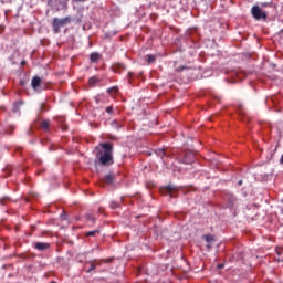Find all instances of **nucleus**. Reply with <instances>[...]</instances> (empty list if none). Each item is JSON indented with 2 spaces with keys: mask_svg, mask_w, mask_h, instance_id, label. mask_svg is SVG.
Listing matches in <instances>:
<instances>
[{
  "mask_svg": "<svg viewBox=\"0 0 283 283\" xmlns=\"http://www.w3.org/2000/svg\"><path fill=\"white\" fill-rule=\"evenodd\" d=\"M87 264H90V268L86 271V273H92V271L96 270V265L94 264V261H90L87 262Z\"/></svg>",
  "mask_w": 283,
  "mask_h": 283,
  "instance_id": "17",
  "label": "nucleus"
},
{
  "mask_svg": "<svg viewBox=\"0 0 283 283\" xmlns=\"http://www.w3.org/2000/svg\"><path fill=\"white\" fill-rule=\"evenodd\" d=\"M90 61H91V63H98V61H101L99 53L98 52L91 53Z\"/></svg>",
  "mask_w": 283,
  "mask_h": 283,
  "instance_id": "11",
  "label": "nucleus"
},
{
  "mask_svg": "<svg viewBox=\"0 0 283 283\" xmlns=\"http://www.w3.org/2000/svg\"><path fill=\"white\" fill-rule=\"evenodd\" d=\"M112 127H115V129H120V127H123V124L118 123V120H113Z\"/></svg>",
  "mask_w": 283,
  "mask_h": 283,
  "instance_id": "21",
  "label": "nucleus"
},
{
  "mask_svg": "<svg viewBox=\"0 0 283 283\" xmlns=\"http://www.w3.org/2000/svg\"><path fill=\"white\" fill-rule=\"evenodd\" d=\"M61 220H67V214H65V211H63L60 216Z\"/></svg>",
  "mask_w": 283,
  "mask_h": 283,
  "instance_id": "26",
  "label": "nucleus"
},
{
  "mask_svg": "<svg viewBox=\"0 0 283 283\" xmlns=\"http://www.w3.org/2000/svg\"><path fill=\"white\" fill-rule=\"evenodd\" d=\"M31 85H32L33 90L41 87V77L34 76L32 78Z\"/></svg>",
  "mask_w": 283,
  "mask_h": 283,
  "instance_id": "10",
  "label": "nucleus"
},
{
  "mask_svg": "<svg viewBox=\"0 0 283 283\" xmlns=\"http://www.w3.org/2000/svg\"><path fill=\"white\" fill-rule=\"evenodd\" d=\"M72 23V17L67 15L65 18H53L52 20V30L54 34L61 33V28H65V25H70Z\"/></svg>",
  "mask_w": 283,
  "mask_h": 283,
  "instance_id": "2",
  "label": "nucleus"
},
{
  "mask_svg": "<svg viewBox=\"0 0 283 283\" xmlns=\"http://www.w3.org/2000/svg\"><path fill=\"white\" fill-rule=\"evenodd\" d=\"M145 60L147 61L148 65H151V64L156 63V57L153 54L146 55Z\"/></svg>",
  "mask_w": 283,
  "mask_h": 283,
  "instance_id": "12",
  "label": "nucleus"
},
{
  "mask_svg": "<svg viewBox=\"0 0 283 283\" xmlns=\"http://www.w3.org/2000/svg\"><path fill=\"white\" fill-rule=\"evenodd\" d=\"M87 222H91L92 224H94V222H96V218H94V216L92 214H86L85 216Z\"/></svg>",
  "mask_w": 283,
  "mask_h": 283,
  "instance_id": "20",
  "label": "nucleus"
},
{
  "mask_svg": "<svg viewBox=\"0 0 283 283\" xmlns=\"http://www.w3.org/2000/svg\"><path fill=\"white\" fill-rule=\"evenodd\" d=\"M219 269H224V265H223V264H220V265H219Z\"/></svg>",
  "mask_w": 283,
  "mask_h": 283,
  "instance_id": "30",
  "label": "nucleus"
},
{
  "mask_svg": "<svg viewBox=\"0 0 283 283\" xmlns=\"http://www.w3.org/2000/svg\"><path fill=\"white\" fill-rule=\"evenodd\" d=\"M226 200L228 202V207H230V208L235 207V203L238 202V199L233 195H227Z\"/></svg>",
  "mask_w": 283,
  "mask_h": 283,
  "instance_id": "9",
  "label": "nucleus"
},
{
  "mask_svg": "<svg viewBox=\"0 0 283 283\" xmlns=\"http://www.w3.org/2000/svg\"><path fill=\"white\" fill-rule=\"evenodd\" d=\"M175 191H178V187L174 185H168L161 189V193H169L170 198H174Z\"/></svg>",
  "mask_w": 283,
  "mask_h": 283,
  "instance_id": "5",
  "label": "nucleus"
},
{
  "mask_svg": "<svg viewBox=\"0 0 283 283\" xmlns=\"http://www.w3.org/2000/svg\"><path fill=\"white\" fill-rule=\"evenodd\" d=\"M207 249H211V245L209 243L207 244Z\"/></svg>",
  "mask_w": 283,
  "mask_h": 283,
  "instance_id": "31",
  "label": "nucleus"
},
{
  "mask_svg": "<svg viewBox=\"0 0 283 283\" xmlns=\"http://www.w3.org/2000/svg\"><path fill=\"white\" fill-rule=\"evenodd\" d=\"M261 6H262V8H266V6H269V2H264Z\"/></svg>",
  "mask_w": 283,
  "mask_h": 283,
  "instance_id": "28",
  "label": "nucleus"
},
{
  "mask_svg": "<svg viewBox=\"0 0 283 283\" xmlns=\"http://www.w3.org/2000/svg\"><path fill=\"white\" fill-rule=\"evenodd\" d=\"M107 92H114L116 94V92H118V87L114 86L107 90Z\"/></svg>",
  "mask_w": 283,
  "mask_h": 283,
  "instance_id": "25",
  "label": "nucleus"
},
{
  "mask_svg": "<svg viewBox=\"0 0 283 283\" xmlns=\"http://www.w3.org/2000/svg\"><path fill=\"white\" fill-rule=\"evenodd\" d=\"M40 127L44 129V132H48V129H50V120H42Z\"/></svg>",
  "mask_w": 283,
  "mask_h": 283,
  "instance_id": "13",
  "label": "nucleus"
},
{
  "mask_svg": "<svg viewBox=\"0 0 283 283\" xmlns=\"http://www.w3.org/2000/svg\"><path fill=\"white\" fill-rule=\"evenodd\" d=\"M109 207L111 209H118V207H120V203H118V201H111Z\"/></svg>",
  "mask_w": 283,
  "mask_h": 283,
  "instance_id": "22",
  "label": "nucleus"
},
{
  "mask_svg": "<svg viewBox=\"0 0 283 283\" xmlns=\"http://www.w3.org/2000/svg\"><path fill=\"white\" fill-rule=\"evenodd\" d=\"M237 112L240 116H244V109H242V106H239Z\"/></svg>",
  "mask_w": 283,
  "mask_h": 283,
  "instance_id": "23",
  "label": "nucleus"
},
{
  "mask_svg": "<svg viewBox=\"0 0 283 283\" xmlns=\"http://www.w3.org/2000/svg\"><path fill=\"white\" fill-rule=\"evenodd\" d=\"M40 109H41V112H45V111H46V108H45V103H42V104L40 105Z\"/></svg>",
  "mask_w": 283,
  "mask_h": 283,
  "instance_id": "27",
  "label": "nucleus"
},
{
  "mask_svg": "<svg viewBox=\"0 0 283 283\" xmlns=\"http://www.w3.org/2000/svg\"><path fill=\"white\" fill-rule=\"evenodd\" d=\"M96 83H98V78L93 76L88 80V85H91L92 87H94V85H96Z\"/></svg>",
  "mask_w": 283,
  "mask_h": 283,
  "instance_id": "18",
  "label": "nucleus"
},
{
  "mask_svg": "<svg viewBox=\"0 0 283 283\" xmlns=\"http://www.w3.org/2000/svg\"><path fill=\"white\" fill-rule=\"evenodd\" d=\"M34 249H36L38 251H48V249H50V243L35 242L34 243Z\"/></svg>",
  "mask_w": 283,
  "mask_h": 283,
  "instance_id": "7",
  "label": "nucleus"
},
{
  "mask_svg": "<svg viewBox=\"0 0 283 283\" xmlns=\"http://www.w3.org/2000/svg\"><path fill=\"white\" fill-rule=\"evenodd\" d=\"M112 70L116 74H123V72H125L127 70V66H125V64H123V63H115L112 65Z\"/></svg>",
  "mask_w": 283,
  "mask_h": 283,
  "instance_id": "4",
  "label": "nucleus"
},
{
  "mask_svg": "<svg viewBox=\"0 0 283 283\" xmlns=\"http://www.w3.org/2000/svg\"><path fill=\"white\" fill-rule=\"evenodd\" d=\"M114 180H116V175H114L113 172H109V174L105 175L103 182L105 185H112L114 182Z\"/></svg>",
  "mask_w": 283,
  "mask_h": 283,
  "instance_id": "8",
  "label": "nucleus"
},
{
  "mask_svg": "<svg viewBox=\"0 0 283 283\" xmlns=\"http://www.w3.org/2000/svg\"><path fill=\"white\" fill-rule=\"evenodd\" d=\"M96 233H101V230H93V231L86 232V238H92L96 235Z\"/></svg>",
  "mask_w": 283,
  "mask_h": 283,
  "instance_id": "19",
  "label": "nucleus"
},
{
  "mask_svg": "<svg viewBox=\"0 0 283 283\" xmlns=\"http://www.w3.org/2000/svg\"><path fill=\"white\" fill-rule=\"evenodd\" d=\"M106 112L107 114H114V107L112 106L106 107Z\"/></svg>",
  "mask_w": 283,
  "mask_h": 283,
  "instance_id": "24",
  "label": "nucleus"
},
{
  "mask_svg": "<svg viewBox=\"0 0 283 283\" xmlns=\"http://www.w3.org/2000/svg\"><path fill=\"white\" fill-rule=\"evenodd\" d=\"M134 76V73L129 72L128 73V78L133 77Z\"/></svg>",
  "mask_w": 283,
  "mask_h": 283,
  "instance_id": "29",
  "label": "nucleus"
},
{
  "mask_svg": "<svg viewBox=\"0 0 283 283\" xmlns=\"http://www.w3.org/2000/svg\"><path fill=\"white\" fill-rule=\"evenodd\" d=\"M95 158L102 167H112L114 165V144L101 143L95 147Z\"/></svg>",
  "mask_w": 283,
  "mask_h": 283,
  "instance_id": "1",
  "label": "nucleus"
},
{
  "mask_svg": "<svg viewBox=\"0 0 283 283\" xmlns=\"http://www.w3.org/2000/svg\"><path fill=\"white\" fill-rule=\"evenodd\" d=\"M77 1H80V2H82V3L85 2V0H77Z\"/></svg>",
  "mask_w": 283,
  "mask_h": 283,
  "instance_id": "32",
  "label": "nucleus"
},
{
  "mask_svg": "<svg viewBox=\"0 0 283 283\" xmlns=\"http://www.w3.org/2000/svg\"><path fill=\"white\" fill-rule=\"evenodd\" d=\"M239 185H242V180L239 181Z\"/></svg>",
  "mask_w": 283,
  "mask_h": 283,
  "instance_id": "33",
  "label": "nucleus"
},
{
  "mask_svg": "<svg viewBox=\"0 0 283 283\" xmlns=\"http://www.w3.org/2000/svg\"><path fill=\"white\" fill-rule=\"evenodd\" d=\"M192 160H195L193 153H185L182 158L184 165H191Z\"/></svg>",
  "mask_w": 283,
  "mask_h": 283,
  "instance_id": "6",
  "label": "nucleus"
},
{
  "mask_svg": "<svg viewBox=\"0 0 283 283\" xmlns=\"http://www.w3.org/2000/svg\"><path fill=\"white\" fill-rule=\"evenodd\" d=\"M203 239L206 240V242H208V244H211V242L216 240L212 234H206L203 235Z\"/></svg>",
  "mask_w": 283,
  "mask_h": 283,
  "instance_id": "14",
  "label": "nucleus"
},
{
  "mask_svg": "<svg viewBox=\"0 0 283 283\" xmlns=\"http://www.w3.org/2000/svg\"><path fill=\"white\" fill-rule=\"evenodd\" d=\"M155 154L157 156H159V158H163L164 156H167V153L165 151V149H157V150H155Z\"/></svg>",
  "mask_w": 283,
  "mask_h": 283,
  "instance_id": "16",
  "label": "nucleus"
},
{
  "mask_svg": "<svg viewBox=\"0 0 283 283\" xmlns=\"http://www.w3.org/2000/svg\"><path fill=\"white\" fill-rule=\"evenodd\" d=\"M251 14L256 21H260V19L266 20L268 17L266 11H262L260 6H253L251 9Z\"/></svg>",
  "mask_w": 283,
  "mask_h": 283,
  "instance_id": "3",
  "label": "nucleus"
},
{
  "mask_svg": "<svg viewBox=\"0 0 283 283\" xmlns=\"http://www.w3.org/2000/svg\"><path fill=\"white\" fill-rule=\"evenodd\" d=\"M21 105H23V103H21V102L14 103L12 112H14V113L19 112V109H21Z\"/></svg>",
  "mask_w": 283,
  "mask_h": 283,
  "instance_id": "15",
  "label": "nucleus"
}]
</instances>
